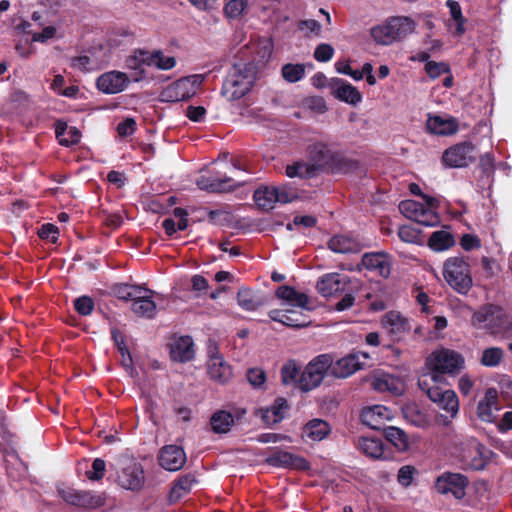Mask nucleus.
I'll return each instance as SVG.
<instances>
[{"instance_id":"69168bd1","label":"nucleus","mask_w":512,"mask_h":512,"mask_svg":"<svg viewBox=\"0 0 512 512\" xmlns=\"http://www.w3.org/2000/svg\"><path fill=\"white\" fill-rule=\"evenodd\" d=\"M474 386L475 379L467 373L461 375L460 378L458 379L457 387L463 396L470 395L474 389Z\"/></svg>"},{"instance_id":"6e6552de","label":"nucleus","mask_w":512,"mask_h":512,"mask_svg":"<svg viewBox=\"0 0 512 512\" xmlns=\"http://www.w3.org/2000/svg\"><path fill=\"white\" fill-rule=\"evenodd\" d=\"M418 385L424 391L429 399L435 403L439 409L446 412L451 418H454L459 411V399L457 394L452 389H443L432 382L429 383L428 379L420 378Z\"/></svg>"},{"instance_id":"13d9d810","label":"nucleus","mask_w":512,"mask_h":512,"mask_svg":"<svg viewBox=\"0 0 512 512\" xmlns=\"http://www.w3.org/2000/svg\"><path fill=\"white\" fill-rule=\"evenodd\" d=\"M74 308L80 315L88 316L94 308V302L88 296H81L74 300Z\"/></svg>"},{"instance_id":"ddd939ff","label":"nucleus","mask_w":512,"mask_h":512,"mask_svg":"<svg viewBox=\"0 0 512 512\" xmlns=\"http://www.w3.org/2000/svg\"><path fill=\"white\" fill-rule=\"evenodd\" d=\"M369 354L358 351L348 354L337 361L332 360L331 376L335 378H347L366 365Z\"/></svg>"},{"instance_id":"9d476101","label":"nucleus","mask_w":512,"mask_h":512,"mask_svg":"<svg viewBox=\"0 0 512 512\" xmlns=\"http://www.w3.org/2000/svg\"><path fill=\"white\" fill-rule=\"evenodd\" d=\"M204 75L194 74L183 77L166 86L160 98L164 102H179L193 97L204 81Z\"/></svg>"},{"instance_id":"a19ab883","label":"nucleus","mask_w":512,"mask_h":512,"mask_svg":"<svg viewBox=\"0 0 512 512\" xmlns=\"http://www.w3.org/2000/svg\"><path fill=\"white\" fill-rule=\"evenodd\" d=\"M455 243L453 235L448 230H438L431 234L428 244L434 251H444Z\"/></svg>"},{"instance_id":"8fccbe9b","label":"nucleus","mask_w":512,"mask_h":512,"mask_svg":"<svg viewBox=\"0 0 512 512\" xmlns=\"http://www.w3.org/2000/svg\"><path fill=\"white\" fill-rule=\"evenodd\" d=\"M502 317L501 308L492 304H487L479 311L472 313L473 320H500Z\"/></svg>"},{"instance_id":"a211bd4d","label":"nucleus","mask_w":512,"mask_h":512,"mask_svg":"<svg viewBox=\"0 0 512 512\" xmlns=\"http://www.w3.org/2000/svg\"><path fill=\"white\" fill-rule=\"evenodd\" d=\"M502 409L496 388H488L479 400L476 408L478 418L487 423H494L497 413Z\"/></svg>"},{"instance_id":"e2e57ef3","label":"nucleus","mask_w":512,"mask_h":512,"mask_svg":"<svg viewBox=\"0 0 512 512\" xmlns=\"http://www.w3.org/2000/svg\"><path fill=\"white\" fill-rule=\"evenodd\" d=\"M398 236L405 243H417L419 240L418 231L410 225H403L398 230Z\"/></svg>"},{"instance_id":"c03bdc74","label":"nucleus","mask_w":512,"mask_h":512,"mask_svg":"<svg viewBox=\"0 0 512 512\" xmlns=\"http://www.w3.org/2000/svg\"><path fill=\"white\" fill-rule=\"evenodd\" d=\"M194 483V478L190 475L184 476L172 487L170 491V500L175 502L186 496Z\"/></svg>"},{"instance_id":"b1692460","label":"nucleus","mask_w":512,"mask_h":512,"mask_svg":"<svg viewBox=\"0 0 512 512\" xmlns=\"http://www.w3.org/2000/svg\"><path fill=\"white\" fill-rule=\"evenodd\" d=\"M129 79L127 75L120 71H109L97 79V88L105 94H117L122 92L127 84Z\"/></svg>"},{"instance_id":"f257e3e1","label":"nucleus","mask_w":512,"mask_h":512,"mask_svg":"<svg viewBox=\"0 0 512 512\" xmlns=\"http://www.w3.org/2000/svg\"><path fill=\"white\" fill-rule=\"evenodd\" d=\"M428 373L422 378L428 379L434 384L442 382L443 375H456L465 367L464 357L454 350L440 348L433 351L425 361Z\"/></svg>"},{"instance_id":"1a4fd4ad","label":"nucleus","mask_w":512,"mask_h":512,"mask_svg":"<svg viewBox=\"0 0 512 512\" xmlns=\"http://www.w3.org/2000/svg\"><path fill=\"white\" fill-rule=\"evenodd\" d=\"M237 167L230 162L222 161L216 164L214 173L207 176H200L196 180L197 186L201 190H208L212 192H224L235 187L236 182L228 172L233 173Z\"/></svg>"},{"instance_id":"a18cd8bd","label":"nucleus","mask_w":512,"mask_h":512,"mask_svg":"<svg viewBox=\"0 0 512 512\" xmlns=\"http://www.w3.org/2000/svg\"><path fill=\"white\" fill-rule=\"evenodd\" d=\"M126 66L131 70L144 73V67L149 66V51L138 50L135 51L126 59Z\"/></svg>"},{"instance_id":"3c124183","label":"nucleus","mask_w":512,"mask_h":512,"mask_svg":"<svg viewBox=\"0 0 512 512\" xmlns=\"http://www.w3.org/2000/svg\"><path fill=\"white\" fill-rule=\"evenodd\" d=\"M274 49L273 40L270 37L259 38L255 43V52L263 63L267 62L272 56Z\"/></svg>"},{"instance_id":"5701e85b","label":"nucleus","mask_w":512,"mask_h":512,"mask_svg":"<svg viewBox=\"0 0 512 512\" xmlns=\"http://www.w3.org/2000/svg\"><path fill=\"white\" fill-rule=\"evenodd\" d=\"M349 278L339 273H328L320 277L316 289L323 297H331L345 290Z\"/></svg>"},{"instance_id":"c9c22d12","label":"nucleus","mask_w":512,"mask_h":512,"mask_svg":"<svg viewBox=\"0 0 512 512\" xmlns=\"http://www.w3.org/2000/svg\"><path fill=\"white\" fill-rule=\"evenodd\" d=\"M240 307L248 311H254L265 303L262 294L248 288H241L237 294Z\"/></svg>"},{"instance_id":"6ab92c4d","label":"nucleus","mask_w":512,"mask_h":512,"mask_svg":"<svg viewBox=\"0 0 512 512\" xmlns=\"http://www.w3.org/2000/svg\"><path fill=\"white\" fill-rule=\"evenodd\" d=\"M491 454V450L472 440L463 451L462 462L466 468L481 470L486 466Z\"/></svg>"},{"instance_id":"5fc2aeb1","label":"nucleus","mask_w":512,"mask_h":512,"mask_svg":"<svg viewBox=\"0 0 512 512\" xmlns=\"http://www.w3.org/2000/svg\"><path fill=\"white\" fill-rule=\"evenodd\" d=\"M277 191V203L286 204L298 198L297 190L291 185L274 186Z\"/></svg>"},{"instance_id":"4468645a","label":"nucleus","mask_w":512,"mask_h":512,"mask_svg":"<svg viewBox=\"0 0 512 512\" xmlns=\"http://www.w3.org/2000/svg\"><path fill=\"white\" fill-rule=\"evenodd\" d=\"M109 58L108 50L100 47L71 58L70 65L79 71L91 72L105 67L109 63Z\"/></svg>"},{"instance_id":"f03ea898","label":"nucleus","mask_w":512,"mask_h":512,"mask_svg":"<svg viewBox=\"0 0 512 512\" xmlns=\"http://www.w3.org/2000/svg\"><path fill=\"white\" fill-rule=\"evenodd\" d=\"M410 191L422 197L423 202L415 200H405L399 204L400 212L408 219L413 220L425 226H436L440 222V217L436 212L439 206V199L424 195L417 184L410 185Z\"/></svg>"},{"instance_id":"4c0bfd02","label":"nucleus","mask_w":512,"mask_h":512,"mask_svg":"<svg viewBox=\"0 0 512 512\" xmlns=\"http://www.w3.org/2000/svg\"><path fill=\"white\" fill-rule=\"evenodd\" d=\"M254 201L258 207L264 210H270L277 203V191L274 186H264L254 192Z\"/></svg>"},{"instance_id":"f8f14e48","label":"nucleus","mask_w":512,"mask_h":512,"mask_svg":"<svg viewBox=\"0 0 512 512\" xmlns=\"http://www.w3.org/2000/svg\"><path fill=\"white\" fill-rule=\"evenodd\" d=\"M475 160V147L470 142L455 144L446 149L442 155V163L449 168H462Z\"/></svg>"},{"instance_id":"9b49d317","label":"nucleus","mask_w":512,"mask_h":512,"mask_svg":"<svg viewBox=\"0 0 512 512\" xmlns=\"http://www.w3.org/2000/svg\"><path fill=\"white\" fill-rule=\"evenodd\" d=\"M308 154L314 164L318 166H331L341 172L352 170L356 164L331 150L329 145L323 142H316L309 146Z\"/></svg>"},{"instance_id":"423d86ee","label":"nucleus","mask_w":512,"mask_h":512,"mask_svg":"<svg viewBox=\"0 0 512 512\" xmlns=\"http://www.w3.org/2000/svg\"><path fill=\"white\" fill-rule=\"evenodd\" d=\"M332 356L320 354L314 357L301 372L298 386L303 391H311L321 385L327 375H331Z\"/></svg>"},{"instance_id":"052dcab7","label":"nucleus","mask_w":512,"mask_h":512,"mask_svg":"<svg viewBox=\"0 0 512 512\" xmlns=\"http://www.w3.org/2000/svg\"><path fill=\"white\" fill-rule=\"evenodd\" d=\"M416 473V469L413 466L406 465L402 466L397 475V480L399 484L403 487H408L411 485L414 475Z\"/></svg>"},{"instance_id":"6e6d98bb","label":"nucleus","mask_w":512,"mask_h":512,"mask_svg":"<svg viewBox=\"0 0 512 512\" xmlns=\"http://www.w3.org/2000/svg\"><path fill=\"white\" fill-rule=\"evenodd\" d=\"M311 174V167L304 162H295L286 167V175L290 178L294 177H308Z\"/></svg>"},{"instance_id":"bf43d9fd","label":"nucleus","mask_w":512,"mask_h":512,"mask_svg":"<svg viewBox=\"0 0 512 512\" xmlns=\"http://www.w3.org/2000/svg\"><path fill=\"white\" fill-rule=\"evenodd\" d=\"M298 29L300 31L305 32L306 36H309L311 34L315 35V36H319L321 34L322 27H321V24L317 20L308 19V20H301L298 23Z\"/></svg>"},{"instance_id":"72a5a7b5","label":"nucleus","mask_w":512,"mask_h":512,"mask_svg":"<svg viewBox=\"0 0 512 512\" xmlns=\"http://www.w3.org/2000/svg\"><path fill=\"white\" fill-rule=\"evenodd\" d=\"M329 248L335 253H357L361 250L360 243L348 235H335L328 242Z\"/></svg>"},{"instance_id":"e433bc0d","label":"nucleus","mask_w":512,"mask_h":512,"mask_svg":"<svg viewBox=\"0 0 512 512\" xmlns=\"http://www.w3.org/2000/svg\"><path fill=\"white\" fill-rule=\"evenodd\" d=\"M358 448L367 457L379 459L384 452L383 442L374 436H362L358 439Z\"/></svg>"},{"instance_id":"473e14b6","label":"nucleus","mask_w":512,"mask_h":512,"mask_svg":"<svg viewBox=\"0 0 512 512\" xmlns=\"http://www.w3.org/2000/svg\"><path fill=\"white\" fill-rule=\"evenodd\" d=\"M330 427L327 422L321 419L309 421L302 431V437L308 441L318 442L327 437Z\"/></svg>"},{"instance_id":"bb28decb","label":"nucleus","mask_w":512,"mask_h":512,"mask_svg":"<svg viewBox=\"0 0 512 512\" xmlns=\"http://www.w3.org/2000/svg\"><path fill=\"white\" fill-rule=\"evenodd\" d=\"M332 95L347 104L356 106L362 101V94L352 84L341 78H334L331 82Z\"/></svg>"},{"instance_id":"412c9836","label":"nucleus","mask_w":512,"mask_h":512,"mask_svg":"<svg viewBox=\"0 0 512 512\" xmlns=\"http://www.w3.org/2000/svg\"><path fill=\"white\" fill-rule=\"evenodd\" d=\"M266 462L270 466L278 468H288L302 471L308 470L310 468V464L305 458L279 449H273L271 454L266 458Z\"/></svg>"},{"instance_id":"393cba45","label":"nucleus","mask_w":512,"mask_h":512,"mask_svg":"<svg viewBox=\"0 0 512 512\" xmlns=\"http://www.w3.org/2000/svg\"><path fill=\"white\" fill-rule=\"evenodd\" d=\"M394 418V412L384 405L365 407L361 412L362 422L372 429H380Z\"/></svg>"},{"instance_id":"ea45409f","label":"nucleus","mask_w":512,"mask_h":512,"mask_svg":"<svg viewBox=\"0 0 512 512\" xmlns=\"http://www.w3.org/2000/svg\"><path fill=\"white\" fill-rule=\"evenodd\" d=\"M233 423V415L225 410L216 411L210 419L212 430L218 434L229 432Z\"/></svg>"},{"instance_id":"0eeeda50","label":"nucleus","mask_w":512,"mask_h":512,"mask_svg":"<svg viewBox=\"0 0 512 512\" xmlns=\"http://www.w3.org/2000/svg\"><path fill=\"white\" fill-rule=\"evenodd\" d=\"M116 482L123 489L140 490L145 483V472L140 462L133 458L121 457L116 463Z\"/></svg>"},{"instance_id":"a878e982","label":"nucleus","mask_w":512,"mask_h":512,"mask_svg":"<svg viewBox=\"0 0 512 512\" xmlns=\"http://www.w3.org/2000/svg\"><path fill=\"white\" fill-rule=\"evenodd\" d=\"M361 264L367 270L384 278H387L391 272V259L384 252L365 253Z\"/></svg>"},{"instance_id":"f704fd0d","label":"nucleus","mask_w":512,"mask_h":512,"mask_svg":"<svg viewBox=\"0 0 512 512\" xmlns=\"http://www.w3.org/2000/svg\"><path fill=\"white\" fill-rule=\"evenodd\" d=\"M207 369L212 379L222 383L227 382L232 377L231 367L224 358L207 360Z\"/></svg>"},{"instance_id":"39448f33","label":"nucleus","mask_w":512,"mask_h":512,"mask_svg":"<svg viewBox=\"0 0 512 512\" xmlns=\"http://www.w3.org/2000/svg\"><path fill=\"white\" fill-rule=\"evenodd\" d=\"M442 274L447 284L458 293L466 294L472 287L470 265L463 257L454 256L446 259Z\"/></svg>"},{"instance_id":"774afa93","label":"nucleus","mask_w":512,"mask_h":512,"mask_svg":"<svg viewBox=\"0 0 512 512\" xmlns=\"http://www.w3.org/2000/svg\"><path fill=\"white\" fill-rule=\"evenodd\" d=\"M425 70L429 77L435 79L440 75L448 72L449 68L448 65L443 62L437 63L430 61L426 63Z\"/></svg>"},{"instance_id":"2eb2a0df","label":"nucleus","mask_w":512,"mask_h":512,"mask_svg":"<svg viewBox=\"0 0 512 512\" xmlns=\"http://www.w3.org/2000/svg\"><path fill=\"white\" fill-rule=\"evenodd\" d=\"M468 479L460 473L445 472L435 482V489L440 494H452L456 499L465 496Z\"/></svg>"},{"instance_id":"cd10ccee","label":"nucleus","mask_w":512,"mask_h":512,"mask_svg":"<svg viewBox=\"0 0 512 512\" xmlns=\"http://www.w3.org/2000/svg\"><path fill=\"white\" fill-rule=\"evenodd\" d=\"M186 463V454L184 450L176 445H167L161 449L159 455V464L165 470H180Z\"/></svg>"},{"instance_id":"864d4df0","label":"nucleus","mask_w":512,"mask_h":512,"mask_svg":"<svg viewBox=\"0 0 512 512\" xmlns=\"http://www.w3.org/2000/svg\"><path fill=\"white\" fill-rule=\"evenodd\" d=\"M247 7V0H229L224 6V14L229 19H237Z\"/></svg>"},{"instance_id":"4be33fe9","label":"nucleus","mask_w":512,"mask_h":512,"mask_svg":"<svg viewBox=\"0 0 512 512\" xmlns=\"http://www.w3.org/2000/svg\"><path fill=\"white\" fill-rule=\"evenodd\" d=\"M61 498L68 504L84 507V508H97L103 504V499L99 495L91 492H81L73 488H60L58 490Z\"/></svg>"},{"instance_id":"f3484780","label":"nucleus","mask_w":512,"mask_h":512,"mask_svg":"<svg viewBox=\"0 0 512 512\" xmlns=\"http://www.w3.org/2000/svg\"><path fill=\"white\" fill-rule=\"evenodd\" d=\"M174 362L186 363L195 357V344L191 336L174 334L168 344Z\"/></svg>"},{"instance_id":"aec40b11","label":"nucleus","mask_w":512,"mask_h":512,"mask_svg":"<svg viewBox=\"0 0 512 512\" xmlns=\"http://www.w3.org/2000/svg\"><path fill=\"white\" fill-rule=\"evenodd\" d=\"M276 297L281 301L283 310L293 312L294 308L310 309L309 297L291 286L282 285L276 290Z\"/></svg>"},{"instance_id":"09e8293b","label":"nucleus","mask_w":512,"mask_h":512,"mask_svg":"<svg viewBox=\"0 0 512 512\" xmlns=\"http://www.w3.org/2000/svg\"><path fill=\"white\" fill-rule=\"evenodd\" d=\"M282 77L289 83L300 81L305 76V66L303 64H285L282 67Z\"/></svg>"},{"instance_id":"603ef678","label":"nucleus","mask_w":512,"mask_h":512,"mask_svg":"<svg viewBox=\"0 0 512 512\" xmlns=\"http://www.w3.org/2000/svg\"><path fill=\"white\" fill-rule=\"evenodd\" d=\"M503 358V350L500 348L492 347L483 351L481 357V364L486 367H495L499 365Z\"/></svg>"},{"instance_id":"2f4dec72","label":"nucleus","mask_w":512,"mask_h":512,"mask_svg":"<svg viewBox=\"0 0 512 512\" xmlns=\"http://www.w3.org/2000/svg\"><path fill=\"white\" fill-rule=\"evenodd\" d=\"M288 410L287 401L284 398H277L273 405L265 409H260L259 414L263 422L267 425H273L280 422Z\"/></svg>"},{"instance_id":"0e129e2a","label":"nucleus","mask_w":512,"mask_h":512,"mask_svg":"<svg viewBox=\"0 0 512 512\" xmlns=\"http://www.w3.org/2000/svg\"><path fill=\"white\" fill-rule=\"evenodd\" d=\"M247 380L254 388H260L266 381L265 372L259 368H251L247 371Z\"/></svg>"},{"instance_id":"7ed1b4c3","label":"nucleus","mask_w":512,"mask_h":512,"mask_svg":"<svg viewBox=\"0 0 512 512\" xmlns=\"http://www.w3.org/2000/svg\"><path fill=\"white\" fill-rule=\"evenodd\" d=\"M255 81V70L251 64L235 63L230 69L222 86V94L228 100H237L245 96Z\"/></svg>"},{"instance_id":"c756f323","label":"nucleus","mask_w":512,"mask_h":512,"mask_svg":"<svg viewBox=\"0 0 512 512\" xmlns=\"http://www.w3.org/2000/svg\"><path fill=\"white\" fill-rule=\"evenodd\" d=\"M446 6L449 9L450 20L446 22V26L453 36H462L466 29V19L463 16L461 6L458 1L447 0Z\"/></svg>"},{"instance_id":"58836bf2","label":"nucleus","mask_w":512,"mask_h":512,"mask_svg":"<svg viewBox=\"0 0 512 512\" xmlns=\"http://www.w3.org/2000/svg\"><path fill=\"white\" fill-rule=\"evenodd\" d=\"M56 137L61 145L70 146L80 141V131L66 123L59 122L56 126Z\"/></svg>"},{"instance_id":"20e7f679","label":"nucleus","mask_w":512,"mask_h":512,"mask_svg":"<svg viewBox=\"0 0 512 512\" xmlns=\"http://www.w3.org/2000/svg\"><path fill=\"white\" fill-rule=\"evenodd\" d=\"M416 23L409 17L396 16L371 29V36L378 44L390 45L413 33Z\"/></svg>"},{"instance_id":"680f3d73","label":"nucleus","mask_w":512,"mask_h":512,"mask_svg":"<svg viewBox=\"0 0 512 512\" xmlns=\"http://www.w3.org/2000/svg\"><path fill=\"white\" fill-rule=\"evenodd\" d=\"M334 55V48L327 43L318 45L314 51V58L318 62H328Z\"/></svg>"},{"instance_id":"de8ad7c7","label":"nucleus","mask_w":512,"mask_h":512,"mask_svg":"<svg viewBox=\"0 0 512 512\" xmlns=\"http://www.w3.org/2000/svg\"><path fill=\"white\" fill-rule=\"evenodd\" d=\"M300 375V367L294 360H289L281 369V379L285 385L298 384Z\"/></svg>"},{"instance_id":"7c9ffc66","label":"nucleus","mask_w":512,"mask_h":512,"mask_svg":"<svg viewBox=\"0 0 512 512\" xmlns=\"http://www.w3.org/2000/svg\"><path fill=\"white\" fill-rule=\"evenodd\" d=\"M145 292L137 295L132 302L131 308L138 317L152 318L156 310L154 293L146 288Z\"/></svg>"},{"instance_id":"37998d69","label":"nucleus","mask_w":512,"mask_h":512,"mask_svg":"<svg viewBox=\"0 0 512 512\" xmlns=\"http://www.w3.org/2000/svg\"><path fill=\"white\" fill-rule=\"evenodd\" d=\"M176 65V59L167 56L160 50L149 52V66H154L160 70H170Z\"/></svg>"},{"instance_id":"c85d7f7f","label":"nucleus","mask_w":512,"mask_h":512,"mask_svg":"<svg viewBox=\"0 0 512 512\" xmlns=\"http://www.w3.org/2000/svg\"><path fill=\"white\" fill-rule=\"evenodd\" d=\"M427 130L435 135L450 136L458 131V123L453 117L429 115L426 122Z\"/></svg>"},{"instance_id":"49530a36","label":"nucleus","mask_w":512,"mask_h":512,"mask_svg":"<svg viewBox=\"0 0 512 512\" xmlns=\"http://www.w3.org/2000/svg\"><path fill=\"white\" fill-rule=\"evenodd\" d=\"M113 291L117 298L131 302L134 301L138 294L146 293L145 288L131 284H119L114 287Z\"/></svg>"},{"instance_id":"dca6fc26","label":"nucleus","mask_w":512,"mask_h":512,"mask_svg":"<svg viewBox=\"0 0 512 512\" xmlns=\"http://www.w3.org/2000/svg\"><path fill=\"white\" fill-rule=\"evenodd\" d=\"M371 386L377 392L400 396L405 391L406 383L401 376L377 371L371 377Z\"/></svg>"},{"instance_id":"4d7b16f0","label":"nucleus","mask_w":512,"mask_h":512,"mask_svg":"<svg viewBox=\"0 0 512 512\" xmlns=\"http://www.w3.org/2000/svg\"><path fill=\"white\" fill-rule=\"evenodd\" d=\"M489 329L491 333L498 338H511L512 337V322H490Z\"/></svg>"},{"instance_id":"79ce46f5","label":"nucleus","mask_w":512,"mask_h":512,"mask_svg":"<svg viewBox=\"0 0 512 512\" xmlns=\"http://www.w3.org/2000/svg\"><path fill=\"white\" fill-rule=\"evenodd\" d=\"M386 439L398 450L406 451L409 448V439L406 433L395 426H388L384 429Z\"/></svg>"},{"instance_id":"338daca9","label":"nucleus","mask_w":512,"mask_h":512,"mask_svg":"<svg viewBox=\"0 0 512 512\" xmlns=\"http://www.w3.org/2000/svg\"><path fill=\"white\" fill-rule=\"evenodd\" d=\"M58 233V228L55 225L47 223L41 226L38 235L41 239L49 240L52 243H55L58 239Z\"/></svg>"}]
</instances>
